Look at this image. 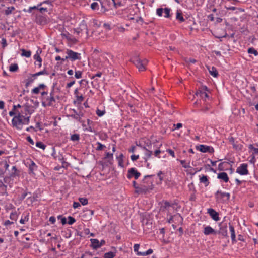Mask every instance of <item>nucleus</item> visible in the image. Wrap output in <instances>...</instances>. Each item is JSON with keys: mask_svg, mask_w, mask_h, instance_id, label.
<instances>
[{"mask_svg": "<svg viewBox=\"0 0 258 258\" xmlns=\"http://www.w3.org/2000/svg\"><path fill=\"white\" fill-rule=\"evenodd\" d=\"M76 98L77 101L79 102V103L81 102L84 99V97L82 95L80 96L77 95Z\"/></svg>", "mask_w": 258, "mask_h": 258, "instance_id": "obj_61", "label": "nucleus"}, {"mask_svg": "<svg viewBox=\"0 0 258 258\" xmlns=\"http://www.w3.org/2000/svg\"><path fill=\"white\" fill-rule=\"evenodd\" d=\"M10 218L12 220H14L16 221L17 218V214L16 212H12L10 216Z\"/></svg>", "mask_w": 258, "mask_h": 258, "instance_id": "obj_43", "label": "nucleus"}, {"mask_svg": "<svg viewBox=\"0 0 258 258\" xmlns=\"http://www.w3.org/2000/svg\"><path fill=\"white\" fill-rule=\"evenodd\" d=\"M200 182L201 183H203L205 184V186L206 187L209 185L210 182L208 180V177L206 175H202V176H200Z\"/></svg>", "mask_w": 258, "mask_h": 258, "instance_id": "obj_21", "label": "nucleus"}, {"mask_svg": "<svg viewBox=\"0 0 258 258\" xmlns=\"http://www.w3.org/2000/svg\"><path fill=\"white\" fill-rule=\"evenodd\" d=\"M113 153H110L109 152H106L105 153V156L104 157V159H108V162L111 164V163L110 162V160H113Z\"/></svg>", "mask_w": 258, "mask_h": 258, "instance_id": "obj_37", "label": "nucleus"}, {"mask_svg": "<svg viewBox=\"0 0 258 258\" xmlns=\"http://www.w3.org/2000/svg\"><path fill=\"white\" fill-rule=\"evenodd\" d=\"M72 111L73 112L74 114L70 115V116L77 120L80 121V117H78L77 112L76 111V110L73 109L72 110Z\"/></svg>", "mask_w": 258, "mask_h": 258, "instance_id": "obj_33", "label": "nucleus"}, {"mask_svg": "<svg viewBox=\"0 0 258 258\" xmlns=\"http://www.w3.org/2000/svg\"><path fill=\"white\" fill-rule=\"evenodd\" d=\"M23 112H18L17 115L14 116L12 120V124L13 127H16L18 130H21L23 128Z\"/></svg>", "mask_w": 258, "mask_h": 258, "instance_id": "obj_2", "label": "nucleus"}, {"mask_svg": "<svg viewBox=\"0 0 258 258\" xmlns=\"http://www.w3.org/2000/svg\"><path fill=\"white\" fill-rule=\"evenodd\" d=\"M35 80V78H33L32 77L29 76L27 79L25 80V86L26 87H28L30 84L33 83L34 80Z\"/></svg>", "mask_w": 258, "mask_h": 258, "instance_id": "obj_31", "label": "nucleus"}, {"mask_svg": "<svg viewBox=\"0 0 258 258\" xmlns=\"http://www.w3.org/2000/svg\"><path fill=\"white\" fill-rule=\"evenodd\" d=\"M66 53L67 56H66V59H70L73 61L81 59L80 53L74 52L71 49H67Z\"/></svg>", "mask_w": 258, "mask_h": 258, "instance_id": "obj_4", "label": "nucleus"}, {"mask_svg": "<svg viewBox=\"0 0 258 258\" xmlns=\"http://www.w3.org/2000/svg\"><path fill=\"white\" fill-rule=\"evenodd\" d=\"M203 233L205 235L213 234L216 235L217 234V230H214L210 226H207L204 228Z\"/></svg>", "mask_w": 258, "mask_h": 258, "instance_id": "obj_11", "label": "nucleus"}, {"mask_svg": "<svg viewBox=\"0 0 258 258\" xmlns=\"http://www.w3.org/2000/svg\"><path fill=\"white\" fill-rule=\"evenodd\" d=\"M18 70V66L16 63L11 64L9 67V71L12 72H17Z\"/></svg>", "mask_w": 258, "mask_h": 258, "instance_id": "obj_28", "label": "nucleus"}, {"mask_svg": "<svg viewBox=\"0 0 258 258\" xmlns=\"http://www.w3.org/2000/svg\"><path fill=\"white\" fill-rule=\"evenodd\" d=\"M91 244L90 246L94 249H97L100 247L99 241L97 239H91L90 240Z\"/></svg>", "mask_w": 258, "mask_h": 258, "instance_id": "obj_19", "label": "nucleus"}, {"mask_svg": "<svg viewBox=\"0 0 258 258\" xmlns=\"http://www.w3.org/2000/svg\"><path fill=\"white\" fill-rule=\"evenodd\" d=\"M139 156L138 155H132L131 156V160H132L133 161H136L138 159H139Z\"/></svg>", "mask_w": 258, "mask_h": 258, "instance_id": "obj_60", "label": "nucleus"}, {"mask_svg": "<svg viewBox=\"0 0 258 258\" xmlns=\"http://www.w3.org/2000/svg\"><path fill=\"white\" fill-rule=\"evenodd\" d=\"M75 83V80H73L68 83H67L66 88H70Z\"/></svg>", "mask_w": 258, "mask_h": 258, "instance_id": "obj_59", "label": "nucleus"}, {"mask_svg": "<svg viewBox=\"0 0 258 258\" xmlns=\"http://www.w3.org/2000/svg\"><path fill=\"white\" fill-rule=\"evenodd\" d=\"M171 9L169 8H165L164 9V13L165 14L164 17L170 18L171 17L170 14Z\"/></svg>", "mask_w": 258, "mask_h": 258, "instance_id": "obj_32", "label": "nucleus"}, {"mask_svg": "<svg viewBox=\"0 0 258 258\" xmlns=\"http://www.w3.org/2000/svg\"><path fill=\"white\" fill-rule=\"evenodd\" d=\"M196 149L202 153H213L214 152V148L211 146H207L205 145H200L196 146Z\"/></svg>", "mask_w": 258, "mask_h": 258, "instance_id": "obj_6", "label": "nucleus"}, {"mask_svg": "<svg viewBox=\"0 0 258 258\" xmlns=\"http://www.w3.org/2000/svg\"><path fill=\"white\" fill-rule=\"evenodd\" d=\"M131 61L136 66L139 71H144L146 70V65L147 64V59L141 60L138 57L133 58Z\"/></svg>", "mask_w": 258, "mask_h": 258, "instance_id": "obj_3", "label": "nucleus"}, {"mask_svg": "<svg viewBox=\"0 0 258 258\" xmlns=\"http://www.w3.org/2000/svg\"><path fill=\"white\" fill-rule=\"evenodd\" d=\"M207 213L214 220L216 221L219 220V214L214 209L209 208L208 209Z\"/></svg>", "mask_w": 258, "mask_h": 258, "instance_id": "obj_10", "label": "nucleus"}, {"mask_svg": "<svg viewBox=\"0 0 258 258\" xmlns=\"http://www.w3.org/2000/svg\"><path fill=\"white\" fill-rule=\"evenodd\" d=\"M29 220V214H27L25 216H24V218H22L20 220V223L21 224H24L26 221H28Z\"/></svg>", "mask_w": 258, "mask_h": 258, "instance_id": "obj_42", "label": "nucleus"}, {"mask_svg": "<svg viewBox=\"0 0 258 258\" xmlns=\"http://www.w3.org/2000/svg\"><path fill=\"white\" fill-rule=\"evenodd\" d=\"M20 175V171L17 170L16 166H13L12 168V172L10 174V177H18Z\"/></svg>", "mask_w": 258, "mask_h": 258, "instance_id": "obj_22", "label": "nucleus"}, {"mask_svg": "<svg viewBox=\"0 0 258 258\" xmlns=\"http://www.w3.org/2000/svg\"><path fill=\"white\" fill-rule=\"evenodd\" d=\"M153 175H145L142 180L143 184L139 185V187H136V190H135V193L138 194H147L149 193L151 190L154 188V185L153 184V182L151 181L150 182V185H146L145 184L147 183L146 179L148 178H150L153 177Z\"/></svg>", "mask_w": 258, "mask_h": 258, "instance_id": "obj_1", "label": "nucleus"}, {"mask_svg": "<svg viewBox=\"0 0 258 258\" xmlns=\"http://www.w3.org/2000/svg\"><path fill=\"white\" fill-rule=\"evenodd\" d=\"M100 2H99V6H101V12H106V11L107 10L105 8L104 6V3L103 2H101L100 0Z\"/></svg>", "mask_w": 258, "mask_h": 258, "instance_id": "obj_48", "label": "nucleus"}, {"mask_svg": "<svg viewBox=\"0 0 258 258\" xmlns=\"http://www.w3.org/2000/svg\"><path fill=\"white\" fill-rule=\"evenodd\" d=\"M38 166L33 161H31V163L29 165V173L30 174H34V172L37 170Z\"/></svg>", "mask_w": 258, "mask_h": 258, "instance_id": "obj_13", "label": "nucleus"}, {"mask_svg": "<svg viewBox=\"0 0 258 258\" xmlns=\"http://www.w3.org/2000/svg\"><path fill=\"white\" fill-rule=\"evenodd\" d=\"M197 96L199 95L201 98H208L209 97L208 94L205 92H203L201 90L197 91L196 93Z\"/></svg>", "mask_w": 258, "mask_h": 258, "instance_id": "obj_26", "label": "nucleus"}, {"mask_svg": "<svg viewBox=\"0 0 258 258\" xmlns=\"http://www.w3.org/2000/svg\"><path fill=\"white\" fill-rule=\"evenodd\" d=\"M162 144L161 143L159 145H157L156 146V147L158 148L156 149L154 152V155L155 157H157L158 158H160L159 154L161 153V150H160V148L162 146Z\"/></svg>", "mask_w": 258, "mask_h": 258, "instance_id": "obj_29", "label": "nucleus"}, {"mask_svg": "<svg viewBox=\"0 0 258 258\" xmlns=\"http://www.w3.org/2000/svg\"><path fill=\"white\" fill-rule=\"evenodd\" d=\"M40 6H38V5L37 6H33V7H29L28 10L27 11L29 13H31L32 11V10H35V9H38V7Z\"/></svg>", "mask_w": 258, "mask_h": 258, "instance_id": "obj_58", "label": "nucleus"}, {"mask_svg": "<svg viewBox=\"0 0 258 258\" xmlns=\"http://www.w3.org/2000/svg\"><path fill=\"white\" fill-rule=\"evenodd\" d=\"M219 230L217 231V234L221 235L224 237H227V225L226 223H220L219 224Z\"/></svg>", "mask_w": 258, "mask_h": 258, "instance_id": "obj_8", "label": "nucleus"}, {"mask_svg": "<svg viewBox=\"0 0 258 258\" xmlns=\"http://www.w3.org/2000/svg\"><path fill=\"white\" fill-rule=\"evenodd\" d=\"M229 230L231 233V237L233 243H236V235L235 233L234 227L232 225L229 223Z\"/></svg>", "mask_w": 258, "mask_h": 258, "instance_id": "obj_16", "label": "nucleus"}, {"mask_svg": "<svg viewBox=\"0 0 258 258\" xmlns=\"http://www.w3.org/2000/svg\"><path fill=\"white\" fill-rule=\"evenodd\" d=\"M139 247H140V245L139 244H135L134 246V251L136 252L137 253H138V252H139L138 251Z\"/></svg>", "mask_w": 258, "mask_h": 258, "instance_id": "obj_62", "label": "nucleus"}, {"mask_svg": "<svg viewBox=\"0 0 258 258\" xmlns=\"http://www.w3.org/2000/svg\"><path fill=\"white\" fill-rule=\"evenodd\" d=\"M22 56H25L26 57H30L31 55V52L29 50H26L24 49H21Z\"/></svg>", "mask_w": 258, "mask_h": 258, "instance_id": "obj_30", "label": "nucleus"}, {"mask_svg": "<svg viewBox=\"0 0 258 258\" xmlns=\"http://www.w3.org/2000/svg\"><path fill=\"white\" fill-rule=\"evenodd\" d=\"M37 73H38V75H39V76L42 75H48V73L47 72V71L45 69H44L43 70L40 71L39 72H37Z\"/></svg>", "mask_w": 258, "mask_h": 258, "instance_id": "obj_55", "label": "nucleus"}, {"mask_svg": "<svg viewBox=\"0 0 258 258\" xmlns=\"http://www.w3.org/2000/svg\"><path fill=\"white\" fill-rule=\"evenodd\" d=\"M176 14V19L179 21L180 22H183L185 21V19L182 16V13L180 10H177Z\"/></svg>", "mask_w": 258, "mask_h": 258, "instance_id": "obj_23", "label": "nucleus"}, {"mask_svg": "<svg viewBox=\"0 0 258 258\" xmlns=\"http://www.w3.org/2000/svg\"><path fill=\"white\" fill-rule=\"evenodd\" d=\"M1 165H4V167L5 168V170H7L9 168V164H8L7 162L6 161H3L1 163Z\"/></svg>", "mask_w": 258, "mask_h": 258, "instance_id": "obj_53", "label": "nucleus"}, {"mask_svg": "<svg viewBox=\"0 0 258 258\" xmlns=\"http://www.w3.org/2000/svg\"><path fill=\"white\" fill-rule=\"evenodd\" d=\"M247 52L249 54H253L255 56L258 55V51L253 47L249 48Z\"/></svg>", "mask_w": 258, "mask_h": 258, "instance_id": "obj_35", "label": "nucleus"}, {"mask_svg": "<svg viewBox=\"0 0 258 258\" xmlns=\"http://www.w3.org/2000/svg\"><path fill=\"white\" fill-rule=\"evenodd\" d=\"M96 144L97 145V147L96 148V150L97 151L102 150L104 148H105V146L102 144L101 143L98 142Z\"/></svg>", "mask_w": 258, "mask_h": 258, "instance_id": "obj_40", "label": "nucleus"}, {"mask_svg": "<svg viewBox=\"0 0 258 258\" xmlns=\"http://www.w3.org/2000/svg\"><path fill=\"white\" fill-rule=\"evenodd\" d=\"M80 28H78L75 30V32L79 34L81 31H83V29H85L86 30V33L88 34V30L86 24L85 23L84 21H83L82 24L80 25Z\"/></svg>", "mask_w": 258, "mask_h": 258, "instance_id": "obj_12", "label": "nucleus"}, {"mask_svg": "<svg viewBox=\"0 0 258 258\" xmlns=\"http://www.w3.org/2000/svg\"><path fill=\"white\" fill-rule=\"evenodd\" d=\"M33 57L34 59H35L38 62H42V59L40 56V55L38 53V51H37V53L34 55Z\"/></svg>", "mask_w": 258, "mask_h": 258, "instance_id": "obj_41", "label": "nucleus"}, {"mask_svg": "<svg viewBox=\"0 0 258 258\" xmlns=\"http://www.w3.org/2000/svg\"><path fill=\"white\" fill-rule=\"evenodd\" d=\"M117 160L118 162V165L121 167H123V159H117Z\"/></svg>", "mask_w": 258, "mask_h": 258, "instance_id": "obj_57", "label": "nucleus"}, {"mask_svg": "<svg viewBox=\"0 0 258 258\" xmlns=\"http://www.w3.org/2000/svg\"><path fill=\"white\" fill-rule=\"evenodd\" d=\"M217 178L223 180L225 182H227L229 181V177L227 174L224 172L219 173L218 174Z\"/></svg>", "mask_w": 258, "mask_h": 258, "instance_id": "obj_20", "label": "nucleus"}, {"mask_svg": "<svg viewBox=\"0 0 258 258\" xmlns=\"http://www.w3.org/2000/svg\"><path fill=\"white\" fill-rule=\"evenodd\" d=\"M82 72H81L80 71H75V77L77 79L81 78L82 77Z\"/></svg>", "mask_w": 258, "mask_h": 258, "instance_id": "obj_50", "label": "nucleus"}, {"mask_svg": "<svg viewBox=\"0 0 258 258\" xmlns=\"http://www.w3.org/2000/svg\"><path fill=\"white\" fill-rule=\"evenodd\" d=\"M164 9L162 8H158L156 10V13L159 16H162Z\"/></svg>", "mask_w": 258, "mask_h": 258, "instance_id": "obj_49", "label": "nucleus"}, {"mask_svg": "<svg viewBox=\"0 0 258 258\" xmlns=\"http://www.w3.org/2000/svg\"><path fill=\"white\" fill-rule=\"evenodd\" d=\"M79 201L83 205H86L88 204V199L87 198H80Z\"/></svg>", "mask_w": 258, "mask_h": 258, "instance_id": "obj_44", "label": "nucleus"}, {"mask_svg": "<svg viewBox=\"0 0 258 258\" xmlns=\"http://www.w3.org/2000/svg\"><path fill=\"white\" fill-rule=\"evenodd\" d=\"M1 44L2 47L3 49H4L8 45L6 38L4 37L2 38Z\"/></svg>", "mask_w": 258, "mask_h": 258, "instance_id": "obj_47", "label": "nucleus"}, {"mask_svg": "<svg viewBox=\"0 0 258 258\" xmlns=\"http://www.w3.org/2000/svg\"><path fill=\"white\" fill-rule=\"evenodd\" d=\"M141 173L135 168L133 167L128 169L127 177L129 179L134 177L135 179H138Z\"/></svg>", "mask_w": 258, "mask_h": 258, "instance_id": "obj_7", "label": "nucleus"}, {"mask_svg": "<svg viewBox=\"0 0 258 258\" xmlns=\"http://www.w3.org/2000/svg\"><path fill=\"white\" fill-rule=\"evenodd\" d=\"M116 252H114L112 251H109L108 252H106L104 255V258H114L116 255Z\"/></svg>", "mask_w": 258, "mask_h": 258, "instance_id": "obj_27", "label": "nucleus"}, {"mask_svg": "<svg viewBox=\"0 0 258 258\" xmlns=\"http://www.w3.org/2000/svg\"><path fill=\"white\" fill-rule=\"evenodd\" d=\"M80 139V136L79 134H75L71 136V140L72 141H78Z\"/></svg>", "mask_w": 258, "mask_h": 258, "instance_id": "obj_39", "label": "nucleus"}, {"mask_svg": "<svg viewBox=\"0 0 258 258\" xmlns=\"http://www.w3.org/2000/svg\"><path fill=\"white\" fill-rule=\"evenodd\" d=\"M215 199L217 202L224 201V198H226L227 200H229L230 195L228 192H222L221 190H217L215 195Z\"/></svg>", "mask_w": 258, "mask_h": 258, "instance_id": "obj_5", "label": "nucleus"}, {"mask_svg": "<svg viewBox=\"0 0 258 258\" xmlns=\"http://www.w3.org/2000/svg\"><path fill=\"white\" fill-rule=\"evenodd\" d=\"M87 121L88 126L85 130L90 132L95 133L96 131L94 128V122L89 119Z\"/></svg>", "mask_w": 258, "mask_h": 258, "instance_id": "obj_14", "label": "nucleus"}, {"mask_svg": "<svg viewBox=\"0 0 258 258\" xmlns=\"http://www.w3.org/2000/svg\"><path fill=\"white\" fill-rule=\"evenodd\" d=\"M23 123L24 124H28L29 123V122H30V116H28V117H25L24 116L23 117Z\"/></svg>", "mask_w": 258, "mask_h": 258, "instance_id": "obj_51", "label": "nucleus"}, {"mask_svg": "<svg viewBox=\"0 0 258 258\" xmlns=\"http://www.w3.org/2000/svg\"><path fill=\"white\" fill-rule=\"evenodd\" d=\"M153 250L152 249H149L145 252H138L137 255L139 256H146L152 254Z\"/></svg>", "mask_w": 258, "mask_h": 258, "instance_id": "obj_25", "label": "nucleus"}, {"mask_svg": "<svg viewBox=\"0 0 258 258\" xmlns=\"http://www.w3.org/2000/svg\"><path fill=\"white\" fill-rule=\"evenodd\" d=\"M47 102L48 106H51L53 105V103L56 102L54 96H47V97H44Z\"/></svg>", "mask_w": 258, "mask_h": 258, "instance_id": "obj_17", "label": "nucleus"}, {"mask_svg": "<svg viewBox=\"0 0 258 258\" xmlns=\"http://www.w3.org/2000/svg\"><path fill=\"white\" fill-rule=\"evenodd\" d=\"M247 166V164L245 163L241 164L240 166L237 168L236 172L241 175H247L248 174Z\"/></svg>", "mask_w": 258, "mask_h": 258, "instance_id": "obj_9", "label": "nucleus"}, {"mask_svg": "<svg viewBox=\"0 0 258 258\" xmlns=\"http://www.w3.org/2000/svg\"><path fill=\"white\" fill-rule=\"evenodd\" d=\"M180 162L182 165V167L184 168L190 167V166H189V163H188V164L185 163V160H180Z\"/></svg>", "mask_w": 258, "mask_h": 258, "instance_id": "obj_46", "label": "nucleus"}, {"mask_svg": "<svg viewBox=\"0 0 258 258\" xmlns=\"http://www.w3.org/2000/svg\"><path fill=\"white\" fill-rule=\"evenodd\" d=\"M15 10V8L14 6L8 7L7 8L6 10H4V13L5 15H6V16H8L12 14L13 11H14Z\"/></svg>", "mask_w": 258, "mask_h": 258, "instance_id": "obj_24", "label": "nucleus"}, {"mask_svg": "<svg viewBox=\"0 0 258 258\" xmlns=\"http://www.w3.org/2000/svg\"><path fill=\"white\" fill-rule=\"evenodd\" d=\"M41 13H43V12H47L48 11L47 10V9L46 8H44V7H41V8H39L38 7V9Z\"/></svg>", "mask_w": 258, "mask_h": 258, "instance_id": "obj_64", "label": "nucleus"}, {"mask_svg": "<svg viewBox=\"0 0 258 258\" xmlns=\"http://www.w3.org/2000/svg\"><path fill=\"white\" fill-rule=\"evenodd\" d=\"M207 68L208 69L209 73L211 75L213 76L214 77H217L218 76V72L216 69V68L214 67H210L209 66H206Z\"/></svg>", "mask_w": 258, "mask_h": 258, "instance_id": "obj_15", "label": "nucleus"}, {"mask_svg": "<svg viewBox=\"0 0 258 258\" xmlns=\"http://www.w3.org/2000/svg\"><path fill=\"white\" fill-rule=\"evenodd\" d=\"M91 8L93 10H99V3L97 2H93L91 5Z\"/></svg>", "mask_w": 258, "mask_h": 258, "instance_id": "obj_36", "label": "nucleus"}, {"mask_svg": "<svg viewBox=\"0 0 258 258\" xmlns=\"http://www.w3.org/2000/svg\"><path fill=\"white\" fill-rule=\"evenodd\" d=\"M80 206L81 205L79 202H74L73 203V207L74 209L78 208V207H80Z\"/></svg>", "mask_w": 258, "mask_h": 258, "instance_id": "obj_63", "label": "nucleus"}, {"mask_svg": "<svg viewBox=\"0 0 258 258\" xmlns=\"http://www.w3.org/2000/svg\"><path fill=\"white\" fill-rule=\"evenodd\" d=\"M105 113V111H101L98 109L96 110V114L98 116H102Z\"/></svg>", "mask_w": 258, "mask_h": 258, "instance_id": "obj_52", "label": "nucleus"}, {"mask_svg": "<svg viewBox=\"0 0 258 258\" xmlns=\"http://www.w3.org/2000/svg\"><path fill=\"white\" fill-rule=\"evenodd\" d=\"M40 89L38 87H35L32 90V93H34V94H37L39 93L40 92Z\"/></svg>", "mask_w": 258, "mask_h": 258, "instance_id": "obj_56", "label": "nucleus"}, {"mask_svg": "<svg viewBox=\"0 0 258 258\" xmlns=\"http://www.w3.org/2000/svg\"><path fill=\"white\" fill-rule=\"evenodd\" d=\"M248 148L253 151L252 155L258 154V148L254 147L252 144H250Z\"/></svg>", "mask_w": 258, "mask_h": 258, "instance_id": "obj_34", "label": "nucleus"}, {"mask_svg": "<svg viewBox=\"0 0 258 258\" xmlns=\"http://www.w3.org/2000/svg\"><path fill=\"white\" fill-rule=\"evenodd\" d=\"M143 149L146 151V152L145 153V157H144V159L145 162L147 163L148 159L151 158L152 155V151L147 149L145 146L143 147Z\"/></svg>", "mask_w": 258, "mask_h": 258, "instance_id": "obj_18", "label": "nucleus"}, {"mask_svg": "<svg viewBox=\"0 0 258 258\" xmlns=\"http://www.w3.org/2000/svg\"><path fill=\"white\" fill-rule=\"evenodd\" d=\"M75 222H76V220H75V219L74 217H72L71 216L68 217V223L69 225H72Z\"/></svg>", "mask_w": 258, "mask_h": 258, "instance_id": "obj_45", "label": "nucleus"}, {"mask_svg": "<svg viewBox=\"0 0 258 258\" xmlns=\"http://www.w3.org/2000/svg\"><path fill=\"white\" fill-rule=\"evenodd\" d=\"M163 174V172L162 171H160L158 173H157V176L158 177H159V179L160 180V183H161L162 182V181H163V177H162L161 175Z\"/></svg>", "mask_w": 258, "mask_h": 258, "instance_id": "obj_54", "label": "nucleus"}, {"mask_svg": "<svg viewBox=\"0 0 258 258\" xmlns=\"http://www.w3.org/2000/svg\"><path fill=\"white\" fill-rule=\"evenodd\" d=\"M36 147L42 149L43 150H44L46 147V146L43 144L42 142L38 141L36 143Z\"/></svg>", "mask_w": 258, "mask_h": 258, "instance_id": "obj_38", "label": "nucleus"}]
</instances>
